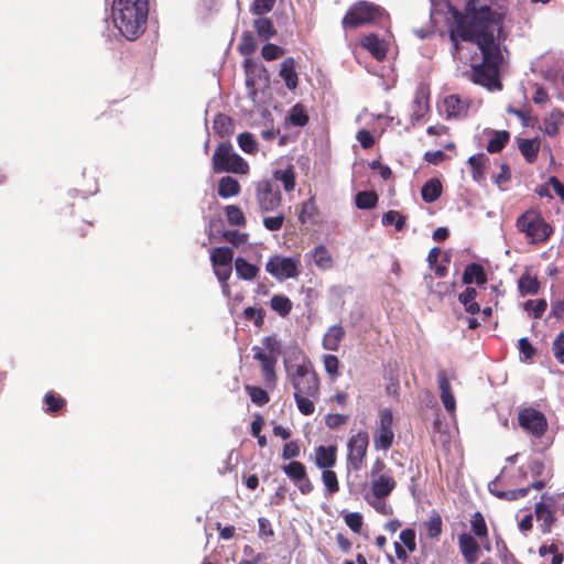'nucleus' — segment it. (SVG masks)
I'll return each instance as SVG.
<instances>
[{
  "mask_svg": "<svg viewBox=\"0 0 564 564\" xmlns=\"http://www.w3.org/2000/svg\"><path fill=\"white\" fill-rule=\"evenodd\" d=\"M235 269L237 275L246 281L254 279L259 272V268L252 263H249L246 259L238 257L235 260Z\"/></svg>",
  "mask_w": 564,
  "mask_h": 564,
  "instance_id": "a878e982",
  "label": "nucleus"
},
{
  "mask_svg": "<svg viewBox=\"0 0 564 564\" xmlns=\"http://www.w3.org/2000/svg\"><path fill=\"white\" fill-rule=\"evenodd\" d=\"M234 251L229 247L215 248L210 253V261L214 267L231 265Z\"/></svg>",
  "mask_w": 564,
  "mask_h": 564,
  "instance_id": "cd10ccee",
  "label": "nucleus"
},
{
  "mask_svg": "<svg viewBox=\"0 0 564 564\" xmlns=\"http://www.w3.org/2000/svg\"><path fill=\"white\" fill-rule=\"evenodd\" d=\"M300 456V446L297 442L291 441L286 443L283 447L282 458L283 459H292Z\"/></svg>",
  "mask_w": 564,
  "mask_h": 564,
  "instance_id": "774afa93",
  "label": "nucleus"
},
{
  "mask_svg": "<svg viewBox=\"0 0 564 564\" xmlns=\"http://www.w3.org/2000/svg\"><path fill=\"white\" fill-rule=\"evenodd\" d=\"M286 361L291 365L304 364V361H310V359L303 354V351L297 346H291L285 351L284 357V369L286 370Z\"/></svg>",
  "mask_w": 564,
  "mask_h": 564,
  "instance_id": "49530a36",
  "label": "nucleus"
},
{
  "mask_svg": "<svg viewBox=\"0 0 564 564\" xmlns=\"http://www.w3.org/2000/svg\"><path fill=\"white\" fill-rule=\"evenodd\" d=\"M506 14L507 10L502 6L476 7L475 0H468L465 19L449 32L454 56L459 50L458 40L477 46L478 52L471 56L468 78L489 90H500L502 87L499 80L502 63L500 34Z\"/></svg>",
  "mask_w": 564,
  "mask_h": 564,
  "instance_id": "f257e3e1",
  "label": "nucleus"
},
{
  "mask_svg": "<svg viewBox=\"0 0 564 564\" xmlns=\"http://www.w3.org/2000/svg\"><path fill=\"white\" fill-rule=\"evenodd\" d=\"M315 264L323 270H328L333 267V259L327 248L323 245L315 247L313 251Z\"/></svg>",
  "mask_w": 564,
  "mask_h": 564,
  "instance_id": "f704fd0d",
  "label": "nucleus"
},
{
  "mask_svg": "<svg viewBox=\"0 0 564 564\" xmlns=\"http://www.w3.org/2000/svg\"><path fill=\"white\" fill-rule=\"evenodd\" d=\"M442 183L438 178H430L422 186L421 195L425 203H433L442 195Z\"/></svg>",
  "mask_w": 564,
  "mask_h": 564,
  "instance_id": "412c9836",
  "label": "nucleus"
},
{
  "mask_svg": "<svg viewBox=\"0 0 564 564\" xmlns=\"http://www.w3.org/2000/svg\"><path fill=\"white\" fill-rule=\"evenodd\" d=\"M288 120L292 126L304 127L308 122V116L300 104L293 106L289 112Z\"/></svg>",
  "mask_w": 564,
  "mask_h": 564,
  "instance_id": "ea45409f",
  "label": "nucleus"
},
{
  "mask_svg": "<svg viewBox=\"0 0 564 564\" xmlns=\"http://www.w3.org/2000/svg\"><path fill=\"white\" fill-rule=\"evenodd\" d=\"M237 142H238L239 148L248 154H252L258 151V143H257L254 137L252 135V133H250V132L240 133L237 137Z\"/></svg>",
  "mask_w": 564,
  "mask_h": 564,
  "instance_id": "c03bdc74",
  "label": "nucleus"
},
{
  "mask_svg": "<svg viewBox=\"0 0 564 564\" xmlns=\"http://www.w3.org/2000/svg\"><path fill=\"white\" fill-rule=\"evenodd\" d=\"M467 104L457 95H449L444 98L442 109L447 119L463 117L467 112Z\"/></svg>",
  "mask_w": 564,
  "mask_h": 564,
  "instance_id": "4468645a",
  "label": "nucleus"
},
{
  "mask_svg": "<svg viewBox=\"0 0 564 564\" xmlns=\"http://www.w3.org/2000/svg\"><path fill=\"white\" fill-rule=\"evenodd\" d=\"M518 289L521 295H534L540 290V282L535 276L528 272L523 273L518 280Z\"/></svg>",
  "mask_w": 564,
  "mask_h": 564,
  "instance_id": "c85d7f7f",
  "label": "nucleus"
},
{
  "mask_svg": "<svg viewBox=\"0 0 564 564\" xmlns=\"http://www.w3.org/2000/svg\"><path fill=\"white\" fill-rule=\"evenodd\" d=\"M369 445V436L366 432H359L352 435L347 444L348 447V465L355 471L360 470Z\"/></svg>",
  "mask_w": 564,
  "mask_h": 564,
  "instance_id": "9d476101",
  "label": "nucleus"
},
{
  "mask_svg": "<svg viewBox=\"0 0 564 564\" xmlns=\"http://www.w3.org/2000/svg\"><path fill=\"white\" fill-rule=\"evenodd\" d=\"M361 44L378 61L386 58L388 45L377 34L370 33L364 36Z\"/></svg>",
  "mask_w": 564,
  "mask_h": 564,
  "instance_id": "2eb2a0df",
  "label": "nucleus"
},
{
  "mask_svg": "<svg viewBox=\"0 0 564 564\" xmlns=\"http://www.w3.org/2000/svg\"><path fill=\"white\" fill-rule=\"evenodd\" d=\"M213 128L220 138H225L234 132V122L230 117L218 113L214 119Z\"/></svg>",
  "mask_w": 564,
  "mask_h": 564,
  "instance_id": "7c9ffc66",
  "label": "nucleus"
},
{
  "mask_svg": "<svg viewBox=\"0 0 564 564\" xmlns=\"http://www.w3.org/2000/svg\"><path fill=\"white\" fill-rule=\"evenodd\" d=\"M458 545L467 564H475L478 560L479 545L477 541L467 533L458 536Z\"/></svg>",
  "mask_w": 564,
  "mask_h": 564,
  "instance_id": "ddd939ff",
  "label": "nucleus"
},
{
  "mask_svg": "<svg viewBox=\"0 0 564 564\" xmlns=\"http://www.w3.org/2000/svg\"><path fill=\"white\" fill-rule=\"evenodd\" d=\"M280 76L284 80L285 86L293 90L297 87V74L295 70V61L292 57H288L281 64Z\"/></svg>",
  "mask_w": 564,
  "mask_h": 564,
  "instance_id": "6ab92c4d",
  "label": "nucleus"
},
{
  "mask_svg": "<svg viewBox=\"0 0 564 564\" xmlns=\"http://www.w3.org/2000/svg\"><path fill=\"white\" fill-rule=\"evenodd\" d=\"M429 110V96L423 89L415 93L414 99L411 105V120L417 122L421 120Z\"/></svg>",
  "mask_w": 564,
  "mask_h": 564,
  "instance_id": "f3484780",
  "label": "nucleus"
},
{
  "mask_svg": "<svg viewBox=\"0 0 564 564\" xmlns=\"http://www.w3.org/2000/svg\"><path fill=\"white\" fill-rule=\"evenodd\" d=\"M530 491L529 487L519 488V489H511V490H503V492L500 494V499H505L508 501L518 500L520 498L525 497Z\"/></svg>",
  "mask_w": 564,
  "mask_h": 564,
  "instance_id": "e2e57ef3",
  "label": "nucleus"
},
{
  "mask_svg": "<svg viewBox=\"0 0 564 564\" xmlns=\"http://www.w3.org/2000/svg\"><path fill=\"white\" fill-rule=\"evenodd\" d=\"M253 28L261 41H269L276 33L272 21L269 18H258L253 21Z\"/></svg>",
  "mask_w": 564,
  "mask_h": 564,
  "instance_id": "bb28decb",
  "label": "nucleus"
},
{
  "mask_svg": "<svg viewBox=\"0 0 564 564\" xmlns=\"http://www.w3.org/2000/svg\"><path fill=\"white\" fill-rule=\"evenodd\" d=\"M271 308L280 316L285 317L292 311V302L285 295H274L271 299Z\"/></svg>",
  "mask_w": 564,
  "mask_h": 564,
  "instance_id": "4c0bfd02",
  "label": "nucleus"
},
{
  "mask_svg": "<svg viewBox=\"0 0 564 564\" xmlns=\"http://www.w3.org/2000/svg\"><path fill=\"white\" fill-rule=\"evenodd\" d=\"M488 158L484 153L471 155L467 163L471 169L473 180L480 183L485 178V166Z\"/></svg>",
  "mask_w": 564,
  "mask_h": 564,
  "instance_id": "4be33fe9",
  "label": "nucleus"
},
{
  "mask_svg": "<svg viewBox=\"0 0 564 564\" xmlns=\"http://www.w3.org/2000/svg\"><path fill=\"white\" fill-rule=\"evenodd\" d=\"M426 533L431 539H436L442 533V518L437 512H433L429 520L424 522Z\"/></svg>",
  "mask_w": 564,
  "mask_h": 564,
  "instance_id": "a18cd8bd",
  "label": "nucleus"
},
{
  "mask_svg": "<svg viewBox=\"0 0 564 564\" xmlns=\"http://www.w3.org/2000/svg\"><path fill=\"white\" fill-rule=\"evenodd\" d=\"M476 296H477L476 289L470 288V286H468L458 296V300L464 305L466 312H468L473 315L480 311L479 304L475 301Z\"/></svg>",
  "mask_w": 564,
  "mask_h": 564,
  "instance_id": "c756f323",
  "label": "nucleus"
},
{
  "mask_svg": "<svg viewBox=\"0 0 564 564\" xmlns=\"http://www.w3.org/2000/svg\"><path fill=\"white\" fill-rule=\"evenodd\" d=\"M345 523L352 532L359 533L362 527V516L359 512L347 513Z\"/></svg>",
  "mask_w": 564,
  "mask_h": 564,
  "instance_id": "4d7b16f0",
  "label": "nucleus"
},
{
  "mask_svg": "<svg viewBox=\"0 0 564 564\" xmlns=\"http://www.w3.org/2000/svg\"><path fill=\"white\" fill-rule=\"evenodd\" d=\"M510 134L508 131H492V137L487 144L489 153H499L509 141Z\"/></svg>",
  "mask_w": 564,
  "mask_h": 564,
  "instance_id": "72a5a7b5",
  "label": "nucleus"
},
{
  "mask_svg": "<svg viewBox=\"0 0 564 564\" xmlns=\"http://www.w3.org/2000/svg\"><path fill=\"white\" fill-rule=\"evenodd\" d=\"M552 349L556 360L564 365V332L555 337Z\"/></svg>",
  "mask_w": 564,
  "mask_h": 564,
  "instance_id": "680f3d73",
  "label": "nucleus"
},
{
  "mask_svg": "<svg viewBox=\"0 0 564 564\" xmlns=\"http://www.w3.org/2000/svg\"><path fill=\"white\" fill-rule=\"evenodd\" d=\"M367 501L380 514L390 516L393 513L392 507L386 502L384 498L372 496V498H368Z\"/></svg>",
  "mask_w": 564,
  "mask_h": 564,
  "instance_id": "3c124183",
  "label": "nucleus"
},
{
  "mask_svg": "<svg viewBox=\"0 0 564 564\" xmlns=\"http://www.w3.org/2000/svg\"><path fill=\"white\" fill-rule=\"evenodd\" d=\"M275 4V0H253L250 11L256 15H263L270 12Z\"/></svg>",
  "mask_w": 564,
  "mask_h": 564,
  "instance_id": "603ef678",
  "label": "nucleus"
},
{
  "mask_svg": "<svg viewBox=\"0 0 564 564\" xmlns=\"http://www.w3.org/2000/svg\"><path fill=\"white\" fill-rule=\"evenodd\" d=\"M243 315L247 319H252L257 327H260L264 322V311L249 306L245 308Z\"/></svg>",
  "mask_w": 564,
  "mask_h": 564,
  "instance_id": "bf43d9fd",
  "label": "nucleus"
},
{
  "mask_svg": "<svg viewBox=\"0 0 564 564\" xmlns=\"http://www.w3.org/2000/svg\"><path fill=\"white\" fill-rule=\"evenodd\" d=\"M518 421L523 430L538 438L543 436L547 429L544 414L532 408L521 410L518 415Z\"/></svg>",
  "mask_w": 564,
  "mask_h": 564,
  "instance_id": "1a4fd4ad",
  "label": "nucleus"
},
{
  "mask_svg": "<svg viewBox=\"0 0 564 564\" xmlns=\"http://www.w3.org/2000/svg\"><path fill=\"white\" fill-rule=\"evenodd\" d=\"M284 214L278 213L275 216H268L263 218V226L269 231L280 230L284 223Z\"/></svg>",
  "mask_w": 564,
  "mask_h": 564,
  "instance_id": "864d4df0",
  "label": "nucleus"
},
{
  "mask_svg": "<svg viewBox=\"0 0 564 564\" xmlns=\"http://www.w3.org/2000/svg\"><path fill=\"white\" fill-rule=\"evenodd\" d=\"M383 226H394L395 230L401 231L405 227L406 218L398 210H389L382 216Z\"/></svg>",
  "mask_w": 564,
  "mask_h": 564,
  "instance_id": "a19ab883",
  "label": "nucleus"
},
{
  "mask_svg": "<svg viewBox=\"0 0 564 564\" xmlns=\"http://www.w3.org/2000/svg\"><path fill=\"white\" fill-rule=\"evenodd\" d=\"M283 54H284L283 48L275 44H265L261 51L262 57L267 61L276 59L278 57L282 56Z\"/></svg>",
  "mask_w": 564,
  "mask_h": 564,
  "instance_id": "052dcab7",
  "label": "nucleus"
},
{
  "mask_svg": "<svg viewBox=\"0 0 564 564\" xmlns=\"http://www.w3.org/2000/svg\"><path fill=\"white\" fill-rule=\"evenodd\" d=\"M262 344L264 349L268 350V352H265L267 356H276V358L279 357L281 351V344L275 336L264 337Z\"/></svg>",
  "mask_w": 564,
  "mask_h": 564,
  "instance_id": "6e6d98bb",
  "label": "nucleus"
},
{
  "mask_svg": "<svg viewBox=\"0 0 564 564\" xmlns=\"http://www.w3.org/2000/svg\"><path fill=\"white\" fill-rule=\"evenodd\" d=\"M378 203V196L375 192H359L355 197V204L359 209L375 208Z\"/></svg>",
  "mask_w": 564,
  "mask_h": 564,
  "instance_id": "58836bf2",
  "label": "nucleus"
},
{
  "mask_svg": "<svg viewBox=\"0 0 564 564\" xmlns=\"http://www.w3.org/2000/svg\"><path fill=\"white\" fill-rule=\"evenodd\" d=\"M273 177L283 184L286 192H292L295 187V175L291 167L284 170H276L273 172Z\"/></svg>",
  "mask_w": 564,
  "mask_h": 564,
  "instance_id": "e433bc0d",
  "label": "nucleus"
},
{
  "mask_svg": "<svg viewBox=\"0 0 564 564\" xmlns=\"http://www.w3.org/2000/svg\"><path fill=\"white\" fill-rule=\"evenodd\" d=\"M387 15L386 11L371 2L359 1L351 6L343 19L345 29H356L365 24L380 22Z\"/></svg>",
  "mask_w": 564,
  "mask_h": 564,
  "instance_id": "39448f33",
  "label": "nucleus"
},
{
  "mask_svg": "<svg viewBox=\"0 0 564 564\" xmlns=\"http://www.w3.org/2000/svg\"><path fill=\"white\" fill-rule=\"evenodd\" d=\"M227 220L232 226H243L246 218L242 210L236 205H229L226 207Z\"/></svg>",
  "mask_w": 564,
  "mask_h": 564,
  "instance_id": "de8ad7c7",
  "label": "nucleus"
},
{
  "mask_svg": "<svg viewBox=\"0 0 564 564\" xmlns=\"http://www.w3.org/2000/svg\"><path fill=\"white\" fill-rule=\"evenodd\" d=\"M338 358L334 355L324 356V367L326 372L334 377L338 375Z\"/></svg>",
  "mask_w": 564,
  "mask_h": 564,
  "instance_id": "69168bd1",
  "label": "nucleus"
},
{
  "mask_svg": "<svg viewBox=\"0 0 564 564\" xmlns=\"http://www.w3.org/2000/svg\"><path fill=\"white\" fill-rule=\"evenodd\" d=\"M240 193L239 182L231 176H224L218 183V195L223 198H229Z\"/></svg>",
  "mask_w": 564,
  "mask_h": 564,
  "instance_id": "393cba45",
  "label": "nucleus"
},
{
  "mask_svg": "<svg viewBox=\"0 0 564 564\" xmlns=\"http://www.w3.org/2000/svg\"><path fill=\"white\" fill-rule=\"evenodd\" d=\"M45 403L47 404V410L55 412L63 408L65 401L64 399L56 397L54 393L48 392L45 394Z\"/></svg>",
  "mask_w": 564,
  "mask_h": 564,
  "instance_id": "338daca9",
  "label": "nucleus"
},
{
  "mask_svg": "<svg viewBox=\"0 0 564 564\" xmlns=\"http://www.w3.org/2000/svg\"><path fill=\"white\" fill-rule=\"evenodd\" d=\"M212 162L215 173L247 174L249 172L248 162L234 151L231 143L228 141L218 144Z\"/></svg>",
  "mask_w": 564,
  "mask_h": 564,
  "instance_id": "20e7f679",
  "label": "nucleus"
},
{
  "mask_svg": "<svg viewBox=\"0 0 564 564\" xmlns=\"http://www.w3.org/2000/svg\"><path fill=\"white\" fill-rule=\"evenodd\" d=\"M395 488V481L392 476L388 474H380L371 482L372 496L377 498L388 497Z\"/></svg>",
  "mask_w": 564,
  "mask_h": 564,
  "instance_id": "dca6fc26",
  "label": "nucleus"
},
{
  "mask_svg": "<svg viewBox=\"0 0 564 564\" xmlns=\"http://www.w3.org/2000/svg\"><path fill=\"white\" fill-rule=\"evenodd\" d=\"M400 540L409 552L416 550L415 531L413 529H404L400 533Z\"/></svg>",
  "mask_w": 564,
  "mask_h": 564,
  "instance_id": "13d9d810",
  "label": "nucleus"
},
{
  "mask_svg": "<svg viewBox=\"0 0 564 564\" xmlns=\"http://www.w3.org/2000/svg\"><path fill=\"white\" fill-rule=\"evenodd\" d=\"M253 359L260 361L262 375L267 383H275L276 373L275 365L278 361L276 356H267L262 348L254 346L252 348Z\"/></svg>",
  "mask_w": 564,
  "mask_h": 564,
  "instance_id": "9b49d317",
  "label": "nucleus"
},
{
  "mask_svg": "<svg viewBox=\"0 0 564 564\" xmlns=\"http://www.w3.org/2000/svg\"><path fill=\"white\" fill-rule=\"evenodd\" d=\"M149 0H112V20L127 40H135L145 31Z\"/></svg>",
  "mask_w": 564,
  "mask_h": 564,
  "instance_id": "7ed1b4c3",
  "label": "nucleus"
},
{
  "mask_svg": "<svg viewBox=\"0 0 564 564\" xmlns=\"http://www.w3.org/2000/svg\"><path fill=\"white\" fill-rule=\"evenodd\" d=\"M322 481L325 486V495L332 496L339 490L337 475L333 470H323L322 473Z\"/></svg>",
  "mask_w": 564,
  "mask_h": 564,
  "instance_id": "37998d69",
  "label": "nucleus"
},
{
  "mask_svg": "<svg viewBox=\"0 0 564 564\" xmlns=\"http://www.w3.org/2000/svg\"><path fill=\"white\" fill-rule=\"evenodd\" d=\"M246 390L248 391V394L253 403L263 405L269 402V395L262 388L247 386Z\"/></svg>",
  "mask_w": 564,
  "mask_h": 564,
  "instance_id": "8fccbe9b",
  "label": "nucleus"
},
{
  "mask_svg": "<svg viewBox=\"0 0 564 564\" xmlns=\"http://www.w3.org/2000/svg\"><path fill=\"white\" fill-rule=\"evenodd\" d=\"M437 384L440 389V398L448 413H454L456 410V400L452 391V384L444 370L437 372Z\"/></svg>",
  "mask_w": 564,
  "mask_h": 564,
  "instance_id": "f8f14e48",
  "label": "nucleus"
},
{
  "mask_svg": "<svg viewBox=\"0 0 564 564\" xmlns=\"http://www.w3.org/2000/svg\"><path fill=\"white\" fill-rule=\"evenodd\" d=\"M254 197L260 212L270 213L281 205L282 194L278 185L270 180H261L256 184Z\"/></svg>",
  "mask_w": 564,
  "mask_h": 564,
  "instance_id": "0eeeda50",
  "label": "nucleus"
},
{
  "mask_svg": "<svg viewBox=\"0 0 564 564\" xmlns=\"http://www.w3.org/2000/svg\"><path fill=\"white\" fill-rule=\"evenodd\" d=\"M257 50V42L253 34L249 31H246L241 35V41L238 46V51L242 56H250Z\"/></svg>",
  "mask_w": 564,
  "mask_h": 564,
  "instance_id": "79ce46f5",
  "label": "nucleus"
},
{
  "mask_svg": "<svg viewBox=\"0 0 564 564\" xmlns=\"http://www.w3.org/2000/svg\"><path fill=\"white\" fill-rule=\"evenodd\" d=\"M518 147L521 154L529 163H533L536 160L540 149L538 139H519Z\"/></svg>",
  "mask_w": 564,
  "mask_h": 564,
  "instance_id": "5701e85b",
  "label": "nucleus"
},
{
  "mask_svg": "<svg viewBox=\"0 0 564 564\" xmlns=\"http://www.w3.org/2000/svg\"><path fill=\"white\" fill-rule=\"evenodd\" d=\"M470 522H471L473 532L477 536L482 538V536L487 535V525H486L485 519L480 512L474 513Z\"/></svg>",
  "mask_w": 564,
  "mask_h": 564,
  "instance_id": "5fc2aeb1",
  "label": "nucleus"
},
{
  "mask_svg": "<svg viewBox=\"0 0 564 564\" xmlns=\"http://www.w3.org/2000/svg\"><path fill=\"white\" fill-rule=\"evenodd\" d=\"M336 463V448L334 446H318L315 451V464L318 468L327 470Z\"/></svg>",
  "mask_w": 564,
  "mask_h": 564,
  "instance_id": "a211bd4d",
  "label": "nucleus"
},
{
  "mask_svg": "<svg viewBox=\"0 0 564 564\" xmlns=\"http://www.w3.org/2000/svg\"><path fill=\"white\" fill-rule=\"evenodd\" d=\"M282 470L294 484L299 482V480L307 475L305 465L297 460L283 465Z\"/></svg>",
  "mask_w": 564,
  "mask_h": 564,
  "instance_id": "473e14b6",
  "label": "nucleus"
},
{
  "mask_svg": "<svg viewBox=\"0 0 564 564\" xmlns=\"http://www.w3.org/2000/svg\"><path fill=\"white\" fill-rule=\"evenodd\" d=\"M535 516L536 519L542 522V531L549 532L555 520L549 506L543 502H538L535 506Z\"/></svg>",
  "mask_w": 564,
  "mask_h": 564,
  "instance_id": "2f4dec72",
  "label": "nucleus"
},
{
  "mask_svg": "<svg viewBox=\"0 0 564 564\" xmlns=\"http://www.w3.org/2000/svg\"><path fill=\"white\" fill-rule=\"evenodd\" d=\"M486 281L487 278L484 268L480 264L470 263L465 268L463 274V282L465 284H470L473 282H476L477 284H484Z\"/></svg>",
  "mask_w": 564,
  "mask_h": 564,
  "instance_id": "b1692460",
  "label": "nucleus"
},
{
  "mask_svg": "<svg viewBox=\"0 0 564 564\" xmlns=\"http://www.w3.org/2000/svg\"><path fill=\"white\" fill-rule=\"evenodd\" d=\"M393 431L392 430H381L378 429L375 437H373V445L376 449H383L387 451L392 446L393 443Z\"/></svg>",
  "mask_w": 564,
  "mask_h": 564,
  "instance_id": "c9c22d12",
  "label": "nucleus"
},
{
  "mask_svg": "<svg viewBox=\"0 0 564 564\" xmlns=\"http://www.w3.org/2000/svg\"><path fill=\"white\" fill-rule=\"evenodd\" d=\"M517 227L532 243L545 241L552 232L551 227L533 210L522 214L517 220Z\"/></svg>",
  "mask_w": 564,
  "mask_h": 564,
  "instance_id": "423d86ee",
  "label": "nucleus"
},
{
  "mask_svg": "<svg viewBox=\"0 0 564 564\" xmlns=\"http://www.w3.org/2000/svg\"><path fill=\"white\" fill-rule=\"evenodd\" d=\"M224 238L235 245V246H239V245H242L247 241V234H242V232H239L237 230H227L224 232Z\"/></svg>",
  "mask_w": 564,
  "mask_h": 564,
  "instance_id": "0e129e2a",
  "label": "nucleus"
},
{
  "mask_svg": "<svg viewBox=\"0 0 564 564\" xmlns=\"http://www.w3.org/2000/svg\"><path fill=\"white\" fill-rule=\"evenodd\" d=\"M344 337V328L340 325H333L323 337V347L326 350L336 351Z\"/></svg>",
  "mask_w": 564,
  "mask_h": 564,
  "instance_id": "aec40b11",
  "label": "nucleus"
},
{
  "mask_svg": "<svg viewBox=\"0 0 564 564\" xmlns=\"http://www.w3.org/2000/svg\"><path fill=\"white\" fill-rule=\"evenodd\" d=\"M286 379L294 389V400L303 415H312L319 398V379L311 361L291 365L286 361Z\"/></svg>",
  "mask_w": 564,
  "mask_h": 564,
  "instance_id": "f03ea898",
  "label": "nucleus"
},
{
  "mask_svg": "<svg viewBox=\"0 0 564 564\" xmlns=\"http://www.w3.org/2000/svg\"><path fill=\"white\" fill-rule=\"evenodd\" d=\"M547 303L545 300H529L524 304V308L529 312L534 318H540L543 313L546 311Z\"/></svg>",
  "mask_w": 564,
  "mask_h": 564,
  "instance_id": "09e8293b",
  "label": "nucleus"
},
{
  "mask_svg": "<svg viewBox=\"0 0 564 564\" xmlns=\"http://www.w3.org/2000/svg\"><path fill=\"white\" fill-rule=\"evenodd\" d=\"M300 259L294 257L274 256L269 259L265 270L279 281L297 278Z\"/></svg>",
  "mask_w": 564,
  "mask_h": 564,
  "instance_id": "6e6552de",
  "label": "nucleus"
}]
</instances>
